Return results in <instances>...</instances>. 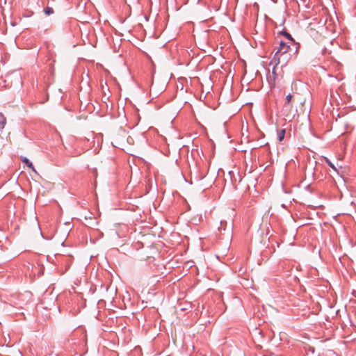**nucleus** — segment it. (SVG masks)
Masks as SVG:
<instances>
[{
  "label": "nucleus",
  "instance_id": "nucleus-8",
  "mask_svg": "<svg viewBox=\"0 0 356 356\" xmlns=\"http://www.w3.org/2000/svg\"><path fill=\"white\" fill-rule=\"evenodd\" d=\"M325 161L327 162V163L335 171H337V168L335 167V165L328 159H325Z\"/></svg>",
  "mask_w": 356,
  "mask_h": 356
},
{
  "label": "nucleus",
  "instance_id": "nucleus-4",
  "mask_svg": "<svg viewBox=\"0 0 356 356\" xmlns=\"http://www.w3.org/2000/svg\"><path fill=\"white\" fill-rule=\"evenodd\" d=\"M22 161L23 163H26V164L27 165V166H28L30 169H31V170H32L33 172H34L35 173H37V172H36V170H35V169L34 166L33 165V163H32L31 161H29V160L28 159H26V157H23V158H22Z\"/></svg>",
  "mask_w": 356,
  "mask_h": 356
},
{
  "label": "nucleus",
  "instance_id": "nucleus-7",
  "mask_svg": "<svg viewBox=\"0 0 356 356\" xmlns=\"http://www.w3.org/2000/svg\"><path fill=\"white\" fill-rule=\"evenodd\" d=\"M44 13L47 15H49L52 13H54V10L52 8H50V7H47L45 9H44Z\"/></svg>",
  "mask_w": 356,
  "mask_h": 356
},
{
  "label": "nucleus",
  "instance_id": "nucleus-9",
  "mask_svg": "<svg viewBox=\"0 0 356 356\" xmlns=\"http://www.w3.org/2000/svg\"><path fill=\"white\" fill-rule=\"evenodd\" d=\"M289 40L293 41V38H291V35L288 33L287 32L284 31L283 33Z\"/></svg>",
  "mask_w": 356,
  "mask_h": 356
},
{
  "label": "nucleus",
  "instance_id": "nucleus-3",
  "mask_svg": "<svg viewBox=\"0 0 356 356\" xmlns=\"http://www.w3.org/2000/svg\"><path fill=\"white\" fill-rule=\"evenodd\" d=\"M293 95L288 94L286 97V102L283 105L282 111L286 117L294 116L295 111L293 110Z\"/></svg>",
  "mask_w": 356,
  "mask_h": 356
},
{
  "label": "nucleus",
  "instance_id": "nucleus-10",
  "mask_svg": "<svg viewBox=\"0 0 356 356\" xmlns=\"http://www.w3.org/2000/svg\"><path fill=\"white\" fill-rule=\"evenodd\" d=\"M276 67H274L273 70V73L275 74V69Z\"/></svg>",
  "mask_w": 356,
  "mask_h": 356
},
{
  "label": "nucleus",
  "instance_id": "nucleus-2",
  "mask_svg": "<svg viewBox=\"0 0 356 356\" xmlns=\"http://www.w3.org/2000/svg\"><path fill=\"white\" fill-rule=\"evenodd\" d=\"M289 50L290 46L289 44L284 42L280 43L279 48L273 58V62L275 63V65L280 63H282V65L286 64L290 57Z\"/></svg>",
  "mask_w": 356,
  "mask_h": 356
},
{
  "label": "nucleus",
  "instance_id": "nucleus-1",
  "mask_svg": "<svg viewBox=\"0 0 356 356\" xmlns=\"http://www.w3.org/2000/svg\"><path fill=\"white\" fill-rule=\"evenodd\" d=\"M134 143V138L129 136L124 130H120L116 133L112 139L113 146L120 147L122 149H127Z\"/></svg>",
  "mask_w": 356,
  "mask_h": 356
},
{
  "label": "nucleus",
  "instance_id": "nucleus-6",
  "mask_svg": "<svg viewBox=\"0 0 356 356\" xmlns=\"http://www.w3.org/2000/svg\"><path fill=\"white\" fill-rule=\"evenodd\" d=\"M285 136V130L284 129H280L277 132V138L280 141H282Z\"/></svg>",
  "mask_w": 356,
  "mask_h": 356
},
{
  "label": "nucleus",
  "instance_id": "nucleus-5",
  "mask_svg": "<svg viewBox=\"0 0 356 356\" xmlns=\"http://www.w3.org/2000/svg\"><path fill=\"white\" fill-rule=\"evenodd\" d=\"M6 123V119L2 113H0V129H3Z\"/></svg>",
  "mask_w": 356,
  "mask_h": 356
}]
</instances>
